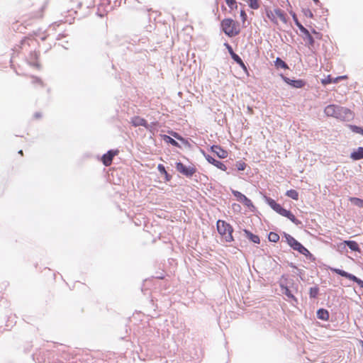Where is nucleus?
I'll return each mask as SVG.
<instances>
[{"label":"nucleus","instance_id":"f257e3e1","mask_svg":"<svg viewBox=\"0 0 363 363\" xmlns=\"http://www.w3.org/2000/svg\"><path fill=\"white\" fill-rule=\"evenodd\" d=\"M324 113L327 116L334 117L342 121H348L353 116L349 108L335 104L327 106L325 108Z\"/></svg>","mask_w":363,"mask_h":363},{"label":"nucleus","instance_id":"f03ea898","mask_svg":"<svg viewBox=\"0 0 363 363\" xmlns=\"http://www.w3.org/2000/svg\"><path fill=\"white\" fill-rule=\"evenodd\" d=\"M264 12L269 20L274 24L278 25L279 21L286 23L287 19L285 13L280 9H272L269 6H264Z\"/></svg>","mask_w":363,"mask_h":363},{"label":"nucleus","instance_id":"7ed1b4c3","mask_svg":"<svg viewBox=\"0 0 363 363\" xmlns=\"http://www.w3.org/2000/svg\"><path fill=\"white\" fill-rule=\"evenodd\" d=\"M268 205L279 215L289 218L291 222L295 224H298L300 222L296 219L295 216L290 211L284 208L280 204L277 203L271 198L267 199Z\"/></svg>","mask_w":363,"mask_h":363},{"label":"nucleus","instance_id":"20e7f679","mask_svg":"<svg viewBox=\"0 0 363 363\" xmlns=\"http://www.w3.org/2000/svg\"><path fill=\"white\" fill-rule=\"evenodd\" d=\"M216 225L217 230L224 241L232 242L233 240L232 235L233 230L229 223L225 220H218Z\"/></svg>","mask_w":363,"mask_h":363},{"label":"nucleus","instance_id":"39448f33","mask_svg":"<svg viewBox=\"0 0 363 363\" xmlns=\"http://www.w3.org/2000/svg\"><path fill=\"white\" fill-rule=\"evenodd\" d=\"M223 32L229 37H233L239 34L240 26L238 22L231 18H225L221 22Z\"/></svg>","mask_w":363,"mask_h":363},{"label":"nucleus","instance_id":"423d86ee","mask_svg":"<svg viewBox=\"0 0 363 363\" xmlns=\"http://www.w3.org/2000/svg\"><path fill=\"white\" fill-rule=\"evenodd\" d=\"M330 270L342 277H344L350 280H352V281L356 282L361 288L363 289V281L361 280L360 279L357 278L354 275H353L352 274H349L347 272L343 271L340 269L330 268Z\"/></svg>","mask_w":363,"mask_h":363},{"label":"nucleus","instance_id":"0eeeda50","mask_svg":"<svg viewBox=\"0 0 363 363\" xmlns=\"http://www.w3.org/2000/svg\"><path fill=\"white\" fill-rule=\"evenodd\" d=\"M177 170L181 174L186 176L191 177L196 172V169L194 166L186 167L182 162H177L176 165Z\"/></svg>","mask_w":363,"mask_h":363},{"label":"nucleus","instance_id":"6e6552de","mask_svg":"<svg viewBox=\"0 0 363 363\" xmlns=\"http://www.w3.org/2000/svg\"><path fill=\"white\" fill-rule=\"evenodd\" d=\"M119 151L118 150H109L106 153L104 154L101 157V162L105 166H109L113 161V157L118 155Z\"/></svg>","mask_w":363,"mask_h":363},{"label":"nucleus","instance_id":"1a4fd4ad","mask_svg":"<svg viewBox=\"0 0 363 363\" xmlns=\"http://www.w3.org/2000/svg\"><path fill=\"white\" fill-rule=\"evenodd\" d=\"M233 194L236 197L237 200L247 207L253 206L252 201L244 194L238 191H232Z\"/></svg>","mask_w":363,"mask_h":363},{"label":"nucleus","instance_id":"9d476101","mask_svg":"<svg viewBox=\"0 0 363 363\" xmlns=\"http://www.w3.org/2000/svg\"><path fill=\"white\" fill-rule=\"evenodd\" d=\"M281 78L286 84L294 88H302L306 84V82L302 79L292 80L284 75H281Z\"/></svg>","mask_w":363,"mask_h":363},{"label":"nucleus","instance_id":"9b49d317","mask_svg":"<svg viewBox=\"0 0 363 363\" xmlns=\"http://www.w3.org/2000/svg\"><path fill=\"white\" fill-rule=\"evenodd\" d=\"M211 150L219 158L224 159L228 157V152L225 150L223 149L219 145H213V146H211Z\"/></svg>","mask_w":363,"mask_h":363},{"label":"nucleus","instance_id":"f8f14e48","mask_svg":"<svg viewBox=\"0 0 363 363\" xmlns=\"http://www.w3.org/2000/svg\"><path fill=\"white\" fill-rule=\"evenodd\" d=\"M206 159L209 163L212 164L217 168H218L223 171H225L227 169L226 166L222 162L216 160L211 156L207 155V156H206Z\"/></svg>","mask_w":363,"mask_h":363},{"label":"nucleus","instance_id":"ddd939ff","mask_svg":"<svg viewBox=\"0 0 363 363\" xmlns=\"http://www.w3.org/2000/svg\"><path fill=\"white\" fill-rule=\"evenodd\" d=\"M38 57L39 54L37 52H30L29 56V64L33 67H39L40 65L37 62Z\"/></svg>","mask_w":363,"mask_h":363},{"label":"nucleus","instance_id":"4468645a","mask_svg":"<svg viewBox=\"0 0 363 363\" xmlns=\"http://www.w3.org/2000/svg\"><path fill=\"white\" fill-rule=\"evenodd\" d=\"M350 157L353 160H359L363 159V147H359L356 150L353 151L350 155Z\"/></svg>","mask_w":363,"mask_h":363},{"label":"nucleus","instance_id":"2eb2a0df","mask_svg":"<svg viewBox=\"0 0 363 363\" xmlns=\"http://www.w3.org/2000/svg\"><path fill=\"white\" fill-rule=\"evenodd\" d=\"M152 279H147L144 281L141 288L142 292L144 294V295H147V292L151 290L150 287L152 286Z\"/></svg>","mask_w":363,"mask_h":363},{"label":"nucleus","instance_id":"dca6fc26","mask_svg":"<svg viewBox=\"0 0 363 363\" xmlns=\"http://www.w3.org/2000/svg\"><path fill=\"white\" fill-rule=\"evenodd\" d=\"M287 243L295 250L299 245L300 242H298L294 237L290 235L286 236Z\"/></svg>","mask_w":363,"mask_h":363},{"label":"nucleus","instance_id":"f3484780","mask_svg":"<svg viewBox=\"0 0 363 363\" xmlns=\"http://www.w3.org/2000/svg\"><path fill=\"white\" fill-rule=\"evenodd\" d=\"M244 232H245V233L246 235V237L249 240H250L252 242H253L254 243H257V244L259 243L260 240H259V236L252 234L251 232H250L249 230H245Z\"/></svg>","mask_w":363,"mask_h":363},{"label":"nucleus","instance_id":"a211bd4d","mask_svg":"<svg viewBox=\"0 0 363 363\" xmlns=\"http://www.w3.org/2000/svg\"><path fill=\"white\" fill-rule=\"evenodd\" d=\"M345 244L347 245L349 247V248L351 249L352 251H355V252L359 251V245L356 241L346 240V241H345Z\"/></svg>","mask_w":363,"mask_h":363},{"label":"nucleus","instance_id":"6ab92c4d","mask_svg":"<svg viewBox=\"0 0 363 363\" xmlns=\"http://www.w3.org/2000/svg\"><path fill=\"white\" fill-rule=\"evenodd\" d=\"M317 316L320 320H328L329 318V313L327 310L321 308L317 311Z\"/></svg>","mask_w":363,"mask_h":363},{"label":"nucleus","instance_id":"aec40b11","mask_svg":"<svg viewBox=\"0 0 363 363\" xmlns=\"http://www.w3.org/2000/svg\"><path fill=\"white\" fill-rule=\"evenodd\" d=\"M133 124L135 126H147V121L145 120L144 118H140V117H135L133 119Z\"/></svg>","mask_w":363,"mask_h":363},{"label":"nucleus","instance_id":"412c9836","mask_svg":"<svg viewBox=\"0 0 363 363\" xmlns=\"http://www.w3.org/2000/svg\"><path fill=\"white\" fill-rule=\"evenodd\" d=\"M277 68L288 69L287 64L283 61L281 58L277 57L274 62Z\"/></svg>","mask_w":363,"mask_h":363},{"label":"nucleus","instance_id":"4be33fe9","mask_svg":"<svg viewBox=\"0 0 363 363\" xmlns=\"http://www.w3.org/2000/svg\"><path fill=\"white\" fill-rule=\"evenodd\" d=\"M349 200L351 201L352 203L354 205L359 207L363 208V199L356 198V197H350Z\"/></svg>","mask_w":363,"mask_h":363},{"label":"nucleus","instance_id":"5701e85b","mask_svg":"<svg viewBox=\"0 0 363 363\" xmlns=\"http://www.w3.org/2000/svg\"><path fill=\"white\" fill-rule=\"evenodd\" d=\"M161 137L167 143H169L175 147H179L178 143L176 140H174L173 138H170L169 136L164 135H162Z\"/></svg>","mask_w":363,"mask_h":363},{"label":"nucleus","instance_id":"b1692460","mask_svg":"<svg viewBox=\"0 0 363 363\" xmlns=\"http://www.w3.org/2000/svg\"><path fill=\"white\" fill-rule=\"evenodd\" d=\"M248 6L254 10H257L259 8V0H247Z\"/></svg>","mask_w":363,"mask_h":363},{"label":"nucleus","instance_id":"393cba45","mask_svg":"<svg viewBox=\"0 0 363 363\" xmlns=\"http://www.w3.org/2000/svg\"><path fill=\"white\" fill-rule=\"evenodd\" d=\"M286 195L290 198H291L294 200H298V193L297 191L294 189H290L288 190L286 192Z\"/></svg>","mask_w":363,"mask_h":363},{"label":"nucleus","instance_id":"a878e982","mask_svg":"<svg viewBox=\"0 0 363 363\" xmlns=\"http://www.w3.org/2000/svg\"><path fill=\"white\" fill-rule=\"evenodd\" d=\"M305 35V37L303 39L307 41L309 46L313 47L314 45V39L308 30V33H303Z\"/></svg>","mask_w":363,"mask_h":363},{"label":"nucleus","instance_id":"bb28decb","mask_svg":"<svg viewBox=\"0 0 363 363\" xmlns=\"http://www.w3.org/2000/svg\"><path fill=\"white\" fill-rule=\"evenodd\" d=\"M151 229H150L149 224L145 225V231L151 234L152 236H154L155 234L157 233V225H153L152 224L150 225Z\"/></svg>","mask_w":363,"mask_h":363},{"label":"nucleus","instance_id":"cd10ccee","mask_svg":"<svg viewBox=\"0 0 363 363\" xmlns=\"http://www.w3.org/2000/svg\"><path fill=\"white\" fill-rule=\"evenodd\" d=\"M295 250L298 251V252H300L301 254H302L305 256H308V255H310V252L304 246H303L301 243L296 248Z\"/></svg>","mask_w":363,"mask_h":363},{"label":"nucleus","instance_id":"c85d7f7f","mask_svg":"<svg viewBox=\"0 0 363 363\" xmlns=\"http://www.w3.org/2000/svg\"><path fill=\"white\" fill-rule=\"evenodd\" d=\"M295 250L298 251V252H300L301 254H302L305 256H308V255H310V252L304 246H303L301 243L296 248Z\"/></svg>","mask_w":363,"mask_h":363},{"label":"nucleus","instance_id":"c756f323","mask_svg":"<svg viewBox=\"0 0 363 363\" xmlns=\"http://www.w3.org/2000/svg\"><path fill=\"white\" fill-rule=\"evenodd\" d=\"M160 176H164L166 182H169L172 179V176L167 173L164 167L162 165H160Z\"/></svg>","mask_w":363,"mask_h":363},{"label":"nucleus","instance_id":"7c9ffc66","mask_svg":"<svg viewBox=\"0 0 363 363\" xmlns=\"http://www.w3.org/2000/svg\"><path fill=\"white\" fill-rule=\"evenodd\" d=\"M294 19L295 21L296 25L299 28L300 31L302 33H308V30L301 23H300L298 22V19L296 18V17L295 16H294Z\"/></svg>","mask_w":363,"mask_h":363},{"label":"nucleus","instance_id":"2f4dec72","mask_svg":"<svg viewBox=\"0 0 363 363\" xmlns=\"http://www.w3.org/2000/svg\"><path fill=\"white\" fill-rule=\"evenodd\" d=\"M294 19L295 21L296 25L299 28L300 31L302 33H308V30L301 23H300L298 22V19L296 18V17L295 16H294Z\"/></svg>","mask_w":363,"mask_h":363},{"label":"nucleus","instance_id":"473e14b6","mask_svg":"<svg viewBox=\"0 0 363 363\" xmlns=\"http://www.w3.org/2000/svg\"><path fill=\"white\" fill-rule=\"evenodd\" d=\"M233 59L244 69H247V67L242 60V59L236 54L235 56H233Z\"/></svg>","mask_w":363,"mask_h":363},{"label":"nucleus","instance_id":"72a5a7b5","mask_svg":"<svg viewBox=\"0 0 363 363\" xmlns=\"http://www.w3.org/2000/svg\"><path fill=\"white\" fill-rule=\"evenodd\" d=\"M319 292V289L317 286L311 287L309 290V295L311 298H315Z\"/></svg>","mask_w":363,"mask_h":363},{"label":"nucleus","instance_id":"f704fd0d","mask_svg":"<svg viewBox=\"0 0 363 363\" xmlns=\"http://www.w3.org/2000/svg\"><path fill=\"white\" fill-rule=\"evenodd\" d=\"M269 240L271 242H277L279 240V236L277 233L271 232L269 234Z\"/></svg>","mask_w":363,"mask_h":363},{"label":"nucleus","instance_id":"c9c22d12","mask_svg":"<svg viewBox=\"0 0 363 363\" xmlns=\"http://www.w3.org/2000/svg\"><path fill=\"white\" fill-rule=\"evenodd\" d=\"M226 4L230 9H237L238 5L235 0H225Z\"/></svg>","mask_w":363,"mask_h":363},{"label":"nucleus","instance_id":"e433bc0d","mask_svg":"<svg viewBox=\"0 0 363 363\" xmlns=\"http://www.w3.org/2000/svg\"><path fill=\"white\" fill-rule=\"evenodd\" d=\"M148 11L150 12V13H149V19H150V21H151L152 18L153 17L154 21L155 22V25L156 26H157L156 18L157 16V12L156 11H153L152 10V9H148Z\"/></svg>","mask_w":363,"mask_h":363},{"label":"nucleus","instance_id":"4c0bfd02","mask_svg":"<svg viewBox=\"0 0 363 363\" xmlns=\"http://www.w3.org/2000/svg\"><path fill=\"white\" fill-rule=\"evenodd\" d=\"M332 83V77L330 75H328L325 78L321 79V84L323 85H327Z\"/></svg>","mask_w":363,"mask_h":363},{"label":"nucleus","instance_id":"58836bf2","mask_svg":"<svg viewBox=\"0 0 363 363\" xmlns=\"http://www.w3.org/2000/svg\"><path fill=\"white\" fill-rule=\"evenodd\" d=\"M351 129L353 132L363 135V129L356 125H351Z\"/></svg>","mask_w":363,"mask_h":363},{"label":"nucleus","instance_id":"ea45409f","mask_svg":"<svg viewBox=\"0 0 363 363\" xmlns=\"http://www.w3.org/2000/svg\"><path fill=\"white\" fill-rule=\"evenodd\" d=\"M347 78L348 77L347 75H342V76H339L335 78H332V83H337L339 81H340L342 79H347Z\"/></svg>","mask_w":363,"mask_h":363},{"label":"nucleus","instance_id":"a19ab883","mask_svg":"<svg viewBox=\"0 0 363 363\" xmlns=\"http://www.w3.org/2000/svg\"><path fill=\"white\" fill-rule=\"evenodd\" d=\"M236 167H237L238 170L242 171V170H244L245 169L246 164L245 162H238L236 164Z\"/></svg>","mask_w":363,"mask_h":363},{"label":"nucleus","instance_id":"79ce46f5","mask_svg":"<svg viewBox=\"0 0 363 363\" xmlns=\"http://www.w3.org/2000/svg\"><path fill=\"white\" fill-rule=\"evenodd\" d=\"M240 17H241L242 22L245 23V21L247 20V13H245V11L244 10L240 11Z\"/></svg>","mask_w":363,"mask_h":363},{"label":"nucleus","instance_id":"37998d69","mask_svg":"<svg viewBox=\"0 0 363 363\" xmlns=\"http://www.w3.org/2000/svg\"><path fill=\"white\" fill-rule=\"evenodd\" d=\"M33 84L38 83V84L43 85L42 80L40 78L36 77H33Z\"/></svg>","mask_w":363,"mask_h":363},{"label":"nucleus","instance_id":"c03bdc74","mask_svg":"<svg viewBox=\"0 0 363 363\" xmlns=\"http://www.w3.org/2000/svg\"><path fill=\"white\" fill-rule=\"evenodd\" d=\"M312 33L315 35V37H316L317 38H318V39H320V38H321L322 35H321L320 33L317 32V31H316V30H312Z\"/></svg>","mask_w":363,"mask_h":363},{"label":"nucleus","instance_id":"a18cd8bd","mask_svg":"<svg viewBox=\"0 0 363 363\" xmlns=\"http://www.w3.org/2000/svg\"><path fill=\"white\" fill-rule=\"evenodd\" d=\"M33 117H34L35 118H36V119H38V118H40L42 117V114H41V113H40V112H35V113H34Z\"/></svg>","mask_w":363,"mask_h":363},{"label":"nucleus","instance_id":"49530a36","mask_svg":"<svg viewBox=\"0 0 363 363\" xmlns=\"http://www.w3.org/2000/svg\"><path fill=\"white\" fill-rule=\"evenodd\" d=\"M225 46L228 49L229 53L231 52L232 51H233L232 47L228 43H225Z\"/></svg>","mask_w":363,"mask_h":363},{"label":"nucleus","instance_id":"de8ad7c7","mask_svg":"<svg viewBox=\"0 0 363 363\" xmlns=\"http://www.w3.org/2000/svg\"><path fill=\"white\" fill-rule=\"evenodd\" d=\"M172 135L179 140H182V138L180 135H179V134L177 133H174Z\"/></svg>","mask_w":363,"mask_h":363},{"label":"nucleus","instance_id":"09e8293b","mask_svg":"<svg viewBox=\"0 0 363 363\" xmlns=\"http://www.w3.org/2000/svg\"><path fill=\"white\" fill-rule=\"evenodd\" d=\"M232 58L233 57V56H235L236 55V53L234 52V51H232L231 52H230Z\"/></svg>","mask_w":363,"mask_h":363},{"label":"nucleus","instance_id":"8fccbe9b","mask_svg":"<svg viewBox=\"0 0 363 363\" xmlns=\"http://www.w3.org/2000/svg\"><path fill=\"white\" fill-rule=\"evenodd\" d=\"M232 58L233 57V56H235L236 55V53L234 52V51H232L231 52H230Z\"/></svg>","mask_w":363,"mask_h":363},{"label":"nucleus","instance_id":"3c124183","mask_svg":"<svg viewBox=\"0 0 363 363\" xmlns=\"http://www.w3.org/2000/svg\"><path fill=\"white\" fill-rule=\"evenodd\" d=\"M314 1V3L316 4V5H318L320 1L319 0H313Z\"/></svg>","mask_w":363,"mask_h":363},{"label":"nucleus","instance_id":"603ef678","mask_svg":"<svg viewBox=\"0 0 363 363\" xmlns=\"http://www.w3.org/2000/svg\"><path fill=\"white\" fill-rule=\"evenodd\" d=\"M286 294H287V296H289L291 298H294L293 295L290 294V293H287Z\"/></svg>","mask_w":363,"mask_h":363},{"label":"nucleus","instance_id":"864d4df0","mask_svg":"<svg viewBox=\"0 0 363 363\" xmlns=\"http://www.w3.org/2000/svg\"><path fill=\"white\" fill-rule=\"evenodd\" d=\"M308 13H310V17L312 18L313 17V13L311 11H308Z\"/></svg>","mask_w":363,"mask_h":363},{"label":"nucleus","instance_id":"5fc2aeb1","mask_svg":"<svg viewBox=\"0 0 363 363\" xmlns=\"http://www.w3.org/2000/svg\"><path fill=\"white\" fill-rule=\"evenodd\" d=\"M18 154H20V155H23V150H20L18 151Z\"/></svg>","mask_w":363,"mask_h":363},{"label":"nucleus","instance_id":"6e6d98bb","mask_svg":"<svg viewBox=\"0 0 363 363\" xmlns=\"http://www.w3.org/2000/svg\"><path fill=\"white\" fill-rule=\"evenodd\" d=\"M152 242H156V238H154L152 239Z\"/></svg>","mask_w":363,"mask_h":363},{"label":"nucleus","instance_id":"4d7b16f0","mask_svg":"<svg viewBox=\"0 0 363 363\" xmlns=\"http://www.w3.org/2000/svg\"><path fill=\"white\" fill-rule=\"evenodd\" d=\"M150 301L153 302V298L152 297H151Z\"/></svg>","mask_w":363,"mask_h":363},{"label":"nucleus","instance_id":"13d9d810","mask_svg":"<svg viewBox=\"0 0 363 363\" xmlns=\"http://www.w3.org/2000/svg\"><path fill=\"white\" fill-rule=\"evenodd\" d=\"M67 1H69V2L74 1V0H67Z\"/></svg>","mask_w":363,"mask_h":363}]
</instances>
